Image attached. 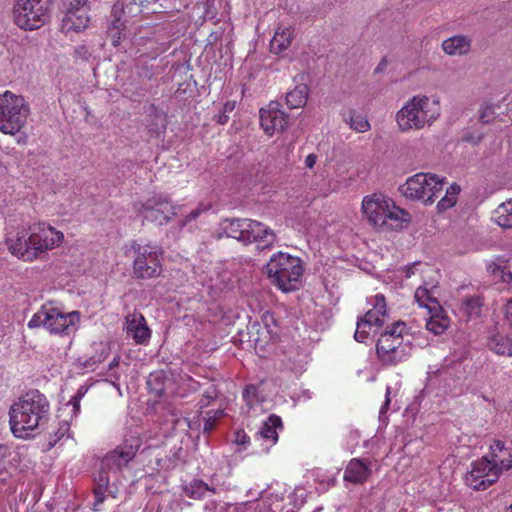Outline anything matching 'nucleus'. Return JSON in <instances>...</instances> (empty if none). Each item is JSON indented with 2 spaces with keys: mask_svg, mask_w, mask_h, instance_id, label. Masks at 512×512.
<instances>
[{
  "mask_svg": "<svg viewBox=\"0 0 512 512\" xmlns=\"http://www.w3.org/2000/svg\"><path fill=\"white\" fill-rule=\"evenodd\" d=\"M64 234L46 222L7 230L5 245L15 257L32 262L40 255L62 244Z\"/></svg>",
  "mask_w": 512,
  "mask_h": 512,
  "instance_id": "f257e3e1",
  "label": "nucleus"
},
{
  "mask_svg": "<svg viewBox=\"0 0 512 512\" xmlns=\"http://www.w3.org/2000/svg\"><path fill=\"white\" fill-rule=\"evenodd\" d=\"M139 447L140 440L131 436L101 459L100 467L94 473V510H98L97 506L103 503L106 495L116 498L121 484V472L136 456Z\"/></svg>",
  "mask_w": 512,
  "mask_h": 512,
  "instance_id": "f03ea898",
  "label": "nucleus"
},
{
  "mask_svg": "<svg viewBox=\"0 0 512 512\" xmlns=\"http://www.w3.org/2000/svg\"><path fill=\"white\" fill-rule=\"evenodd\" d=\"M46 396L31 390L18 399L9 411L11 431L17 438H28L46 420L49 412Z\"/></svg>",
  "mask_w": 512,
  "mask_h": 512,
  "instance_id": "7ed1b4c3",
  "label": "nucleus"
},
{
  "mask_svg": "<svg viewBox=\"0 0 512 512\" xmlns=\"http://www.w3.org/2000/svg\"><path fill=\"white\" fill-rule=\"evenodd\" d=\"M441 115L440 99L436 95H415L397 111L395 120L401 132L420 131L431 127Z\"/></svg>",
  "mask_w": 512,
  "mask_h": 512,
  "instance_id": "20e7f679",
  "label": "nucleus"
},
{
  "mask_svg": "<svg viewBox=\"0 0 512 512\" xmlns=\"http://www.w3.org/2000/svg\"><path fill=\"white\" fill-rule=\"evenodd\" d=\"M404 322H396L380 334L376 352L379 360L385 365H397L406 361L413 349L411 336L404 333Z\"/></svg>",
  "mask_w": 512,
  "mask_h": 512,
  "instance_id": "39448f33",
  "label": "nucleus"
},
{
  "mask_svg": "<svg viewBox=\"0 0 512 512\" xmlns=\"http://www.w3.org/2000/svg\"><path fill=\"white\" fill-rule=\"evenodd\" d=\"M362 212L370 224L379 228H394L402 222L409 221V214L382 194L365 196L362 201Z\"/></svg>",
  "mask_w": 512,
  "mask_h": 512,
  "instance_id": "423d86ee",
  "label": "nucleus"
},
{
  "mask_svg": "<svg viewBox=\"0 0 512 512\" xmlns=\"http://www.w3.org/2000/svg\"><path fill=\"white\" fill-rule=\"evenodd\" d=\"M266 272L273 284L282 291L289 292L299 288L303 267L300 258L278 252L270 258Z\"/></svg>",
  "mask_w": 512,
  "mask_h": 512,
  "instance_id": "0eeeda50",
  "label": "nucleus"
},
{
  "mask_svg": "<svg viewBox=\"0 0 512 512\" xmlns=\"http://www.w3.org/2000/svg\"><path fill=\"white\" fill-rule=\"evenodd\" d=\"M80 323L78 311L64 312L51 304L38 310L28 322L29 328L44 327L51 334L67 335L74 333Z\"/></svg>",
  "mask_w": 512,
  "mask_h": 512,
  "instance_id": "6e6552de",
  "label": "nucleus"
},
{
  "mask_svg": "<svg viewBox=\"0 0 512 512\" xmlns=\"http://www.w3.org/2000/svg\"><path fill=\"white\" fill-rule=\"evenodd\" d=\"M52 3L53 0H15L14 23L25 31L41 28L50 18Z\"/></svg>",
  "mask_w": 512,
  "mask_h": 512,
  "instance_id": "1a4fd4ad",
  "label": "nucleus"
},
{
  "mask_svg": "<svg viewBox=\"0 0 512 512\" xmlns=\"http://www.w3.org/2000/svg\"><path fill=\"white\" fill-rule=\"evenodd\" d=\"M29 106L21 95L10 91L0 94V131L14 135L26 123Z\"/></svg>",
  "mask_w": 512,
  "mask_h": 512,
  "instance_id": "9d476101",
  "label": "nucleus"
},
{
  "mask_svg": "<svg viewBox=\"0 0 512 512\" xmlns=\"http://www.w3.org/2000/svg\"><path fill=\"white\" fill-rule=\"evenodd\" d=\"M126 256L133 254V275L138 279L157 278L162 273V251L150 244L134 241L125 251Z\"/></svg>",
  "mask_w": 512,
  "mask_h": 512,
  "instance_id": "9b49d317",
  "label": "nucleus"
},
{
  "mask_svg": "<svg viewBox=\"0 0 512 512\" xmlns=\"http://www.w3.org/2000/svg\"><path fill=\"white\" fill-rule=\"evenodd\" d=\"M284 493L282 491L265 492L260 498L236 504L209 501L205 512H282Z\"/></svg>",
  "mask_w": 512,
  "mask_h": 512,
  "instance_id": "f8f14e48",
  "label": "nucleus"
},
{
  "mask_svg": "<svg viewBox=\"0 0 512 512\" xmlns=\"http://www.w3.org/2000/svg\"><path fill=\"white\" fill-rule=\"evenodd\" d=\"M445 178L432 173H417L399 187V191L412 200L432 204L443 190Z\"/></svg>",
  "mask_w": 512,
  "mask_h": 512,
  "instance_id": "ddd939ff",
  "label": "nucleus"
},
{
  "mask_svg": "<svg viewBox=\"0 0 512 512\" xmlns=\"http://www.w3.org/2000/svg\"><path fill=\"white\" fill-rule=\"evenodd\" d=\"M502 471L497 463H492L487 457H482L471 463L465 476V482L474 490H485L498 480Z\"/></svg>",
  "mask_w": 512,
  "mask_h": 512,
  "instance_id": "4468645a",
  "label": "nucleus"
},
{
  "mask_svg": "<svg viewBox=\"0 0 512 512\" xmlns=\"http://www.w3.org/2000/svg\"><path fill=\"white\" fill-rule=\"evenodd\" d=\"M372 308L365 316L357 322L354 338L357 342L364 343L368 338L369 331L375 327H381L385 323L386 301L382 294H376L373 299Z\"/></svg>",
  "mask_w": 512,
  "mask_h": 512,
  "instance_id": "2eb2a0df",
  "label": "nucleus"
},
{
  "mask_svg": "<svg viewBox=\"0 0 512 512\" xmlns=\"http://www.w3.org/2000/svg\"><path fill=\"white\" fill-rule=\"evenodd\" d=\"M143 220L154 222L159 225L166 224L174 215L175 207L170 203L167 197L155 195L145 203L139 210Z\"/></svg>",
  "mask_w": 512,
  "mask_h": 512,
  "instance_id": "dca6fc26",
  "label": "nucleus"
},
{
  "mask_svg": "<svg viewBox=\"0 0 512 512\" xmlns=\"http://www.w3.org/2000/svg\"><path fill=\"white\" fill-rule=\"evenodd\" d=\"M288 120V115L281 109L278 102L272 101L267 107L260 110V125L269 136L284 131L288 125Z\"/></svg>",
  "mask_w": 512,
  "mask_h": 512,
  "instance_id": "f3484780",
  "label": "nucleus"
},
{
  "mask_svg": "<svg viewBox=\"0 0 512 512\" xmlns=\"http://www.w3.org/2000/svg\"><path fill=\"white\" fill-rule=\"evenodd\" d=\"M70 7L66 11L62 19V30L65 33L81 32L88 27L90 17L88 15V8L86 5L74 6L72 2L69 3Z\"/></svg>",
  "mask_w": 512,
  "mask_h": 512,
  "instance_id": "a211bd4d",
  "label": "nucleus"
},
{
  "mask_svg": "<svg viewBox=\"0 0 512 512\" xmlns=\"http://www.w3.org/2000/svg\"><path fill=\"white\" fill-rule=\"evenodd\" d=\"M86 392L87 389L84 386H81L78 389V391L71 397V399L59 409V417H62L64 416V414H67V416H69V420L63 418L62 423L55 434L57 440H61L65 436H68V433L70 431V422H72L73 419L76 418L80 413V402L84 395L86 394Z\"/></svg>",
  "mask_w": 512,
  "mask_h": 512,
  "instance_id": "6ab92c4d",
  "label": "nucleus"
},
{
  "mask_svg": "<svg viewBox=\"0 0 512 512\" xmlns=\"http://www.w3.org/2000/svg\"><path fill=\"white\" fill-rule=\"evenodd\" d=\"M283 429L282 420L279 416L272 414L264 421L256 433V440L261 442L263 451L269 449L278 441V432Z\"/></svg>",
  "mask_w": 512,
  "mask_h": 512,
  "instance_id": "aec40b11",
  "label": "nucleus"
},
{
  "mask_svg": "<svg viewBox=\"0 0 512 512\" xmlns=\"http://www.w3.org/2000/svg\"><path fill=\"white\" fill-rule=\"evenodd\" d=\"M276 241V234L274 231L268 227L267 225L249 219V223L247 225L246 230V241L245 244L257 243L259 246L263 248L270 247Z\"/></svg>",
  "mask_w": 512,
  "mask_h": 512,
  "instance_id": "412c9836",
  "label": "nucleus"
},
{
  "mask_svg": "<svg viewBox=\"0 0 512 512\" xmlns=\"http://www.w3.org/2000/svg\"><path fill=\"white\" fill-rule=\"evenodd\" d=\"M127 335L134 340L136 344H146L151 337V330L146 324V320L141 313L134 312L126 317Z\"/></svg>",
  "mask_w": 512,
  "mask_h": 512,
  "instance_id": "4be33fe9",
  "label": "nucleus"
},
{
  "mask_svg": "<svg viewBox=\"0 0 512 512\" xmlns=\"http://www.w3.org/2000/svg\"><path fill=\"white\" fill-rule=\"evenodd\" d=\"M371 475V462H365L359 458H353L347 464L343 479L353 484L365 483Z\"/></svg>",
  "mask_w": 512,
  "mask_h": 512,
  "instance_id": "5701e85b",
  "label": "nucleus"
},
{
  "mask_svg": "<svg viewBox=\"0 0 512 512\" xmlns=\"http://www.w3.org/2000/svg\"><path fill=\"white\" fill-rule=\"evenodd\" d=\"M278 325L262 327L260 323L253 325L249 332L250 341L254 343L256 350H265L278 336Z\"/></svg>",
  "mask_w": 512,
  "mask_h": 512,
  "instance_id": "b1692460",
  "label": "nucleus"
},
{
  "mask_svg": "<svg viewBox=\"0 0 512 512\" xmlns=\"http://www.w3.org/2000/svg\"><path fill=\"white\" fill-rule=\"evenodd\" d=\"M249 219H225L221 225V235L238 240L245 244L246 230Z\"/></svg>",
  "mask_w": 512,
  "mask_h": 512,
  "instance_id": "393cba45",
  "label": "nucleus"
},
{
  "mask_svg": "<svg viewBox=\"0 0 512 512\" xmlns=\"http://www.w3.org/2000/svg\"><path fill=\"white\" fill-rule=\"evenodd\" d=\"M472 40L465 35H454L442 42L443 51L449 56L466 55L471 49Z\"/></svg>",
  "mask_w": 512,
  "mask_h": 512,
  "instance_id": "a878e982",
  "label": "nucleus"
},
{
  "mask_svg": "<svg viewBox=\"0 0 512 512\" xmlns=\"http://www.w3.org/2000/svg\"><path fill=\"white\" fill-rule=\"evenodd\" d=\"M491 461L497 463L502 470H508L512 467V447L505 446L501 440H494L490 446Z\"/></svg>",
  "mask_w": 512,
  "mask_h": 512,
  "instance_id": "bb28decb",
  "label": "nucleus"
},
{
  "mask_svg": "<svg viewBox=\"0 0 512 512\" xmlns=\"http://www.w3.org/2000/svg\"><path fill=\"white\" fill-rule=\"evenodd\" d=\"M294 33L291 27L279 26L270 41V50L273 53L280 54L287 50L293 39Z\"/></svg>",
  "mask_w": 512,
  "mask_h": 512,
  "instance_id": "cd10ccee",
  "label": "nucleus"
},
{
  "mask_svg": "<svg viewBox=\"0 0 512 512\" xmlns=\"http://www.w3.org/2000/svg\"><path fill=\"white\" fill-rule=\"evenodd\" d=\"M435 284L426 283L424 286H419L415 291V300L420 307L427 308L429 311L437 309L438 303L435 297L436 291Z\"/></svg>",
  "mask_w": 512,
  "mask_h": 512,
  "instance_id": "c85d7f7f",
  "label": "nucleus"
},
{
  "mask_svg": "<svg viewBox=\"0 0 512 512\" xmlns=\"http://www.w3.org/2000/svg\"><path fill=\"white\" fill-rule=\"evenodd\" d=\"M218 489L213 483L209 485L202 480L194 479L184 487V493L192 499H201L207 493H217Z\"/></svg>",
  "mask_w": 512,
  "mask_h": 512,
  "instance_id": "c756f323",
  "label": "nucleus"
},
{
  "mask_svg": "<svg viewBox=\"0 0 512 512\" xmlns=\"http://www.w3.org/2000/svg\"><path fill=\"white\" fill-rule=\"evenodd\" d=\"M309 87L306 84L296 85L295 88L286 94V104L290 109L303 107L308 99Z\"/></svg>",
  "mask_w": 512,
  "mask_h": 512,
  "instance_id": "7c9ffc66",
  "label": "nucleus"
},
{
  "mask_svg": "<svg viewBox=\"0 0 512 512\" xmlns=\"http://www.w3.org/2000/svg\"><path fill=\"white\" fill-rule=\"evenodd\" d=\"M489 348L496 354L502 356H512V339L503 334L496 333L494 334L489 342Z\"/></svg>",
  "mask_w": 512,
  "mask_h": 512,
  "instance_id": "2f4dec72",
  "label": "nucleus"
},
{
  "mask_svg": "<svg viewBox=\"0 0 512 512\" xmlns=\"http://www.w3.org/2000/svg\"><path fill=\"white\" fill-rule=\"evenodd\" d=\"M496 224L505 229H512V198L501 203L493 212Z\"/></svg>",
  "mask_w": 512,
  "mask_h": 512,
  "instance_id": "473e14b6",
  "label": "nucleus"
},
{
  "mask_svg": "<svg viewBox=\"0 0 512 512\" xmlns=\"http://www.w3.org/2000/svg\"><path fill=\"white\" fill-rule=\"evenodd\" d=\"M487 270L495 279L502 283L512 281V272L508 269L507 261L498 259V262H491L487 265Z\"/></svg>",
  "mask_w": 512,
  "mask_h": 512,
  "instance_id": "72a5a7b5",
  "label": "nucleus"
},
{
  "mask_svg": "<svg viewBox=\"0 0 512 512\" xmlns=\"http://www.w3.org/2000/svg\"><path fill=\"white\" fill-rule=\"evenodd\" d=\"M343 118L344 121L349 124L350 128L357 132L363 133L370 129V123L368 119L356 111H348L343 115Z\"/></svg>",
  "mask_w": 512,
  "mask_h": 512,
  "instance_id": "f704fd0d",
  "label": "nucleus"
},
{
  "mask_svg": "<svg viewBox=\"0 0 512 512\" xmlns=\"http://www.w3.org/2000/svg\"><path fill=\"white\" fill-rule=\"evenodd\" d=\"M460 192V186L457 184H452L446 190L445 196L438 202L437 208L439 211H444L448 208H451L456 204V197Z\"/></svg>",
  "mask_w": 512,
  "mask_h": 512,
  "instance_id": "c9c22d12",
  "label": "nucleus"
},
{
  "mask_svg": "<svg viewBox=\"0 0 512 512\" xmlns=\"http://www.w3.org/2000/svg\"><path fill=\"white\" fill-rule=\"evenodd\" d=\"M460 192V186L457 184H452L446 190L445 196L438 202L437 208L439 211H444L448 208H451L456 204V197Z\"/></svg>",
  "mask_w": 512,
  "mask_h": 512,
  "instance_id": "e433bc0d",
  "label": "nucleus"
},
{
  "mask_svg": "<svg viewBox=\"0 0 512 512\" xmlns=\"http://www.w3.org/2000/svg\"><path fill=\"white\" fill-rule=\"evenodd\" d=\"M449 326V320L446 317L432 315L426 322V328L435 335L442 334Z\"/></svg>",
  "mask_w": 512,
  "mask_h": 512,
  "instance_id": "4c0bfd02",
  "label": "nucleus"
},
{
  "mask_svg": "<svg viewBox=\"0 0 512 512\" xmlns=\"http://www.w3.org/2000/svg\"><path fill=\"white\" fill-rule=\"evenodd\" d=\"M207 210L208 208L202 204L199 205L194 210H192L189 214L185 216L183 220H181V229L187 228L189 231H193L196 228V220L202 213L206 212Z\"/></svg>",
  "mask_w": 512,
  "mask_h": 512,
  "instance_id": "58836bf2",
  "label": "nucleus"
},
{
  "mask_svg": "<svg viewBox=\"0 0 512 512\" xmlns=\"http://www.w3.org/2000/svg\"><path fill=\"white\" fill-rule=\"evenodd\" d=\"M11 454L12 451L8 445L0 444V482L6 480Z\"/></svg>",
  "mask_w": 512,
  "mask_h": 512,
  "instance_id": "ea45409f",
  "label": "nucleus"
},
{
  "mask_svg": "<svg viewBox=\"0 0 512 512\" xmlns=\"http://www.w3.org/2000/svg\"><path fill=\"white\" fill-rule=\"evenodd\" d=\"M144 1L145 0H131L129 2H126V0L125 1L119 0L117 2L116 6L121 5L123 12L128 15H136L142 11L140 7L142 6Z\"/></svg>",
  "mask_w": 512,
  "mask_h": 512,
  "instance_id": "a19ab883",
  "label": "nucleus"
},
{
  "mask_svg": "<svg viewBox=\"0 0 512 512\" xmlns=\"http://www.w3.org/2000/svg\"><path fill=\"white\" fill-rule=\"evenodd\" d=\"M152 110L157 122L155 125L150 126V131L159 136L166 130V117L163 113L158 112L156 108H153Z\"/></svg>",
  "mask_w": 512,
  "mask_h": 512,
  "instance_id": "79ce46f5",
  "label": "nucleus"
},
{
  "mask_svg": "<svg viewBox=\"0 0 512 512\" xmlns=\"http://www.w3.org/2000/svg\"><path fill=\"white\" fill-rule=\"evenodd\" d=\"M223 416V410H214L208 412V417L205 419L203 429L205 432H210L214 429L216 421Z\"/></svg>",
  "mask_w": 512,
  "mask_h": 512,
  "instance_id": "37998d69",
  "label": "nucleus"
},
{
  "mask_svg": "<svg viewBox=\"0 0 512 512\" xmlns=\"http://www.w3.org/2000/svg\"><path fill=\"white\" fill-rule=\"evenodd\" d=\"M243 398L249 406H252L257 401V387L255 385L246 386Z\"/></svg>",
  "mask_w": 512,
  "mask_h": 512,
  "instance_id": "c03bdc74",
  "label": "nucleus"
},
{
  "mask_svg": "<svg viewBox=\"0 0 512 512\" xmlns=\"http://www.w3.org/2000/svg\"><path fill=\"white\" fill-rule=\"evenodd\" d=\"M495 114L494 107L490 104L484 105L479 114V119L483 123H489Z\"/></svg>",
  "mask_w": 512,
  "mask_h": 512,
  "instance_id": "a18cd8bd",
  "label": "nucleus"
},
{
  "mask_svg": "<svg viewBox=\"0 0 512 512\" xmlns=\"http://www.w3.org/2000/svg\"><path fill=\"white\" fill-rule=\"evenodd\" d=\"M159 374H151L147 380V384L149 387H151L152 390L156 392V394L160 395L163 391L162 383L159 382L160 380Z\"/></svg>",
  "mask_w": 512,
  "mask_h": 512,
  "instance_id": "49530a36",
  "label": "nucleus"
},
{
  "mask_svg": "<svg viewBox=\"0 0 512 512\" xmlns=\"http://www.w3.org/2000/svg\"><path fill=\"white\" fill-rule=\"evenodd\" d=\"M189 505L181 496L173 495L169 508L174 512L182 511L184 506Z\"/></svg>",
  "mask_w": 512,
  "mask_h": 512,
  "instance_id": "de8ad7c7",
  "label": "nucleus"
},
{
  "mask_svg": "<svg viewBox=\"0 0 512 512\" xmlns=\"http://www.w3.org/2000/svg\"><path fill=\"white\" fill-rule=\"evenodd\" d=\"M390 387H387L386 388V395H385V402L384 404L382 405V407L380 408V411H379V418L380 420H383L384 418H386L385 414L388 410V407L390 405Z\"/></svg>",
  "mask_w": 512,
  "mask_h": 512,
  "instance_id": "09e8293b",
  "label": "nucleus"
},
{
  "mask_svg": "<svg viewBox=\"0 0 512 512\" xmlns=\"http://www.w3.org/2000/svg\"><path fill=\"white\" fill-rule=\"evenodd\" d=\"M274 325H277V323L275 321V318H274V315L269 313V312H265L263 314V316H262V324H261V326L268 328V326L274 327Z\"/></svg>",
  "mask_w": 512,
  "mask_h": 512,
  "instance_id": "8fccbe9b",
  "label": "nucleus"
},
{
  "mask_svg": "<svg viewBox=\"0 0 512 512\" xmlns=\"http://www.w3.org/2000/svg\"><path fill=\"white\" fill-rule=\"evenodd\" d=\"M505 321L512 330V298L505 305Z\"/></svg>",
  "mask_w": 512,
  "mask_h": 512,
  "instance_id": "3c124183",
  "label": "nucleus"
},
{
  "mask_svg": "<svg viewBox=\"0 0 512 512\" xmlns=\"http://www.w3.org/2000/svg\"><path fill=\"white\" fill-rule=\"evenodd\" d=\"M235 442L238 445H246L249 442V437L243 431H238L235 434Z\"/></svg>",
  "mask_w": 512,
  "mask_h": 512,
  "instance_id": "603ef678",
  "label": "nucleus"
},
{
  "mask_svg": "<svg viewBox=\"0 0 512 512\" xmlns=\"http://www.w3.org/2000/svg\"><path fill=\"white\" fill-rule=\"evenodd\" d=\"M120 363V356H115L113 360L109 364V371H111V376H113L115 379H118L119 376L113 372L114 368L118 367Z\"/></svg>",
  "mask_w": 512,
  "mask_h": 512,
  "instance_id": "864d4df0",
  "label": "nucleus"
},
{
  "mask_svg": "<svg viewBox=\"0 0 512 512\" xmlns=\"http://www.w3.org/2000/svg\"><path fill=\"white\" fill-rule=\"evenodd\" d=\"M317 156L313 153L309 154L305 158V166L309 169H312L316 164Z\"/></svg>",
  "mask_w": 512,
  "mask_h": 512,
  "instance_id": "5fc2aeb1",
  "label": "nucleus"
},
{
  "mask_svg": "<svg viewBox=\"0 0 512 512\" xmlns=\"http://www.w3.org/2000/svg\"><path fill=\"white\" fill-rule=\"evenodd\" d=\"M466 306H467V309H470V310H471V312H472L474 309L479 308L480 303H479V300H478V299H473V298H471V299H468V300L466 301Z\"/></svg>",
  "mask_w": 512,
  "mask_h": 512,
  "instance_id": "6e6d98bb",
  "label": "nucleus"
},
{
  "mask_svg": "<svg viewBox=\"0 0 512 512\" xmlns=\"http://www.w3.org/2000/svg\"><path fill=\"white\" fill-rule=\"evenodd\" d=\"M438 373H439L440 378H445V379L447 376L452 375V371L448 368L447 365L443 366L440 370H438Z\"/></svg>",
  "mask_w": 512,
  "mask_h": 512,
  "instance_id": "4d7b16f0",
  "label": "nucleus"
},
{
  "mask_svg": "<svg viewBox=\"0 0 512 512\" xmlns=\"http://www.w3.org/2000/svg\"><path fill=\"white\" fill-rule=\"evenodd\" d=\"M418 265H420V263H414L413 265L407 267L406 278H409V277H411V275L415 274V269Z\"/></svg>",
  "mask_w": 512,
  "mask_h": 512,
  "instance_id": "13d9d810",
  "label": "nucleus"
},
{
  "mask_svg": "<svg viewBox=\"0 0 512 512\" xmlns=\"http://www.w3.org/2000/svg\"><path fill=\"white\" fill-rule=\"evenodd\" d=\"M227 121H228V115H227L225 112H223V113H221L220 115H218V117H217V122H218L219 124H222V125H223V124H225Z\"/></svg>",
  "mask_w": 512,
  "mask_h": 512,
  "instance_id": "bf43d9fd",
  "label": "nucleus"
},
{
  "mask_svg": "<svg viewBox=\"0 0 512 512\" xmlns=\"http://www.w3.org/2000/svg\"><path fill=\"white\" fill-rule=\"evenodd\" d=\"M235 108V103L234 102H226L225 105H224V112L227 113V112H231L233 111Z\"/></svg>",
  "mask_w": 512,
  "mask_h": 512,
  "instance_id": "052dcab7",
  "label": "nucleus"
},
{
  "mask_svg": "<svg viewBox=\"0 0 512 512\" xmlns=\"http://www.w3.org/2000/svg\"><path fill=\"white\" fill-rule=\"evenodd\" d=\"M70 2H72L74 6L87 4V0H70Z\"/></svg>",
  "mask_w": 512,
  "mask_h": 512,
  "instance_id": "680f3d73",
  "label": "nucleus"
},
{
  "mask_svg": "<svg viewBox=\"0 0 512 512\" xmlns=\"http://www.w3.org/2000/svg\"><path fill=\"white\" fill-rule=\"evenodd\" d=\"M460 367H461V363H460V362H457V363H456V367H455V368H453V371H454V372H460Z\"/></svg>",
  "mask_w": 512,
  "mask_h": 512,
  "instance_id": "e2e57ef3",
  "label": "nucleus"
},
{
  "mask_svg": "<svg viewBox=\"0 0 512 512\" xmlns=\"http://www.w3.org/2000/svg\"><path fill=\"white\" fill-rule=\"evenodd\" d=\"M206 404H207L206 402H203V400H201V407L206 406Z\"/></svg>",
  "mask_w": 512,
  "mask_h": 512,
  "instance_id": "0e129e2a",
  "label": "nucleus"
},
{
  "mask_svg": "<svg viewBox=\"0 0 512 512\" xmlns=\"http://www.w3.org/2000/svg\"><path fill=\"white\" fill-rule=\"evenodd\" d=\"M9 491H10V492H14V491H15V488H14V487H10V488H9Z\"/></svg>",
  "mask_w": 512,
  "mask_h": 512,
  "instance_id": "69168bd1",
  "label": "nucleus"
},
{
  "mask_svg": "<svg viewBox=\"0 0 512 512\" xmlns=\"http://www.w3.org/2000/svg\"><path fill=\"white\" fill-rule=\"evenodd\" d=\"M508 512H512V505L509 507Z\"/></svg>",
  "mask_w": 512,
  "mask_h": 512,
  "instance_id": "338daca9",
  "label": "nucleus"
},
{
  "mask_svg": "<svg viewBox=\"0 0 512 512\" xmlns=\"http://www.w3.org/2000/svg\"><path fill=\"white\" fill-rule=\"evenodd\" d=\"M501 457H506L505 453H500Z\"/></svg>",
  "mask_w": 512,
  "mask_h": 512,
  "instance_id": "774afa93",
  "label": "nucleus"
}]
</instances>
